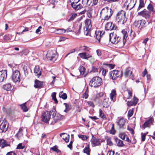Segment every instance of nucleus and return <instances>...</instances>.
<instances>
[{
  "mask_svg": "<svg viewBox=\"0 0 155 155\" xmlns=\"http://www.w3.org/2000/svg\"><path fill=\"white\" fill-rule=\"evenodd\" d=\"M122 33L123 36V41L120 40V38L117 35L116 33H111L109 34V41L113 44H118L119 48L123 47L124 45L127 37V32L126 31L122 30Z\"/></svg>",
  "mask_w": 155,
  "mask_h": 155,
  "instance_id": "1",
  "label": "nucleus"
},
{
  "mask_svg": "<svg viewBox=\"0 0 155 155\" xmlns=\"http://www.w3.org/2000/svg\"><path fill=\"white\" fill-rule=\"evenodd\" d=\"M113 12H111V9L106 7L103 8L101 11L100 13L101 17L104 20H107L111 16Z\"/></svg>",
  "mask_w": 155,
  "mask_h": 155,
  "instance_id": "2",
  "label": "nucleus"
},
{
  "mask_svg": "<svg viewBox=\"0 0 155 155\" xmlns=\"http://www.w3.org/2000/svg\"><path fill=\"white\" fill-rule=\"evenodd\" d=\"M85 26L83 28L84 35L87 36H91V31L92 27L91 20L87 19L84 21Z\"/></svg>",
  "mask_w": 155,
  "mask_h": 155,
  "instance_id": "3",
  "label": "nucleus"
},
{
  "mask_svg": "<svg viewBox=\"0 0 155 155\" xmlns=\"http://www.w3.org/2000/svg\"><path fill=\"white\" fill-rule=\"evenodd\" d=\"M126 12L123 10L120 11L117 13L116 20L118 22L124 24L126 23L127 20L125 17Z\"/></svg>",
  "mask_w": 155,
  "mask_h": 155,
  "instance_id": "4",
  "label": "nucleus"
},
{
  "mask_svg": "<svg viewBox=\"0 0 155 155\" xmlns=\"http://www.w3.org/2000/svg\"><path fill=\"white\" fill-rule=\"evenodd\" d=\"M102 83V79L99 77L96 76L93 78L90 81L89 85L92 87L95 88L99 87Z\"/></svg>",
  "mask_w": 155,
  "mask_h": 155,
  "instance_id": "5",
  "label": "nucleus"
},
{
  "mask_svg": "<svg viewBox=\"0 0 155 155\" xmlns=\"http://www.w3.org/2000/svg\"><path fill=\"white\" fill-rule=\"evenodd\" d=\"M46 56L48 60L54 61L56 60L58 55L56 51L54 50L48 51Z\"/></svg>",
  "mask_w": 155,
  "mask_h": 155,
  "instance_id": "6",
  "label": "nucleus"
},
{
  "mask_svg": "<svg viewBox=\"0 0 155 155\" xmlns=\"http://www.w3.org/2000/svg\"><path fill=\"white\" fill-rule=\"evenodd\" d=\"M20 73L18 70H15L13 72L12 75V80L15 83H19L20 81Z\"/></svg>",
  "mask_w": 155,
  "mask_h": 155,
  "instance_id": "7",
  "label": "nucleus"
},
{
  "mask_svg": "<svg viewBox=\"0 0 155 155\" xmlns=\"http://www.w3.org/2000/svg\"><path fill=\"white\" fill-rule=\"evenodd\" d=\"M122 73L121 71L114 70L110 72V76L112 80L116 79L118 78L121 77Z\"/></svg>",
  "mask_w": 155,
  "mask_h": 155,
  "instance_id": "8",
  "label": "nucleus"
},
{
  "mask_svg": "<svg viewBox=\"0 0 155 155\" xmlns=\"http://www.w3.org/2000/svg\"><path fill=\"white\" fill-rule=\"evenodd\" d=\"M150 12L144 9L143 11L138 12V15L141 16L146 19H147L149 18L150 16Z\"/></svg>",
  "mask_w": 155,
  "mask_h": 155,
  "instance_id": "9",
  "label": "nucleus"
},
{
  "mask_svg": "<svg viewBox=\"0 0 155 155\" xmlns=\"http://www.w3.org/2000/svg\"><path fill=\"white\" fill-rule=\"evenodd\" d=\"M105 32L103 31H95V34L96 35V38L98 41L99 42H100L101 40H103V36Z\"/></svg>",
  "mask_w": 155,
  "mask_h": 155,
  "instance_id": "10",
  "label": "nucleus"
},
{
  "mask_svg": "<svg viewBox=\"0 0 155 155\" xmlns=\"http://www.w3.org/2000/svg\"><path fill=\"white\" fill-rule=\"evenodd\" d=\"M50 118V113L48 111H46L42 115V120L45 123H47Z\"/></svg>",
  "mask_w": 155,
  "mask_h": 155,
  "instance_id": "11",
  "label": "nucleus"
},
{
  "mask_svg": "<svg viewBox=\"0 0 155 155\" xmlns=\"http://www.w3.org/2000/svg\"><path fill=\"white\" fill-rule=\"evenodd\" d=\"M7 124V122L5 120L0 121V129L2 132H5L7 131L8 128Z\"/></svg>",
  "mask_w": 155,
  "mask_h": 155,
  "instance_id": "12",
  "label": "nucleus"
},
{
  "mask_svg": "<svg viewBox=\"0 0 155 155\" xmlns=\"http://www.w3.org/2000/svg\"><path fill=\"white\" fill-rule=\"evenodd\" d=\"M145 21L144 20H141L135 21L134 25L135 27L141 28L145 25Z\"/></svg>",
  "mask_w": 155,
  "mask_h": 155,
  "instance_id": "13",
  "label": "nucleus"
},
{
  "mask_svg": "<svg viewBox=\"0 0 155 155\" xmlns=\"http://www.w3.org/2000/svg\"><path fill=\"white\" fill-rule=\"evenodd\" d=\"M154 120L153 118H150L149 120H147L143 124L142 126V127L143 129L146 127L150 128V125L153 122Z\"/></svg>",
  "mask_w": 155,
  "mask_h": 155,
  "instance_id": "14",
  "label": "nucleus"
},
{
  "mask_svg": "<svg viewBox=\"0 0 155 155\" xmlns=\"http://www.w3.org/2000/svg\"><path fill=\"white\" fill-rule=\"evenodd\" d=\"M129 2L130 3L127 5V8L130 10L134 7L135 3L134 2V0H126L125 1V4Z\"/></svg>",
  "mask_w": 155,
  "mask_h": 155,
  "instance_id": "15",
  "label": "nucleus"
},
{
  "mask_svg": "<svg viewBox=\"0 0 155 155\" xmlns=\"http://www.w3.org/2000/svg\"><path fill=\"white\" fill-rule=\"evenodd\" d=\"M116 27L115 25L112 22H108L107 23L105 26V28L107 30H115Z\"/></svg>",
  "mask_w": 155,
  "mask_h": 155,
  "instance_id": "16",
  "label": "nucleus"
},
{
  "mask_svg": "<svg viewBox=\"0 0 155 155\" xmlns=\"http://www.w3.org/2000/svg\"><path fill=\"white\" fill-rule=\"evenodd\" d=\"M78 55L82 59H88V58L92 57V54L87 52H82L79 53Z\"/></svg>",
  "mask_w": 155,
  "mask_h": 155,
  "instance_id": "17",
  "label": "nucleus"
},
{
  "mask_svg": "<svg viewBox=\"0 0 155 155\" xmlns=\"http://www.w3.org/2000/svg\"><path fill=\"white\" fill-rule=\"evenodd\" d=\"M7 78V71L2 70L0 71V82L5 80Z\"/></svg>",
  "mask_w": 155,
  "mask_h": 155,
  "instance_id": "18",
  "label": "nucleus"
},
{
  "mask_svg": "<svg viewBox=\"0 0 155 155\" xmlns=\"http://www.w3.org/2000/svg\"><path fill=\"white\" fill-rule=\"evenodd\" d=\"M64 117L59 114H56L53 120L51 122V124L54 125L55 123L57 122L59 120H60L63 119Z\"/></svg>",
  "mask_w": 155,
  "mask_h": 155,
  "instance_id": "19",
  "label": "nucleus"
},
{
  "mask_svg": "<svg viewBox=\"0 0 155 155\" xmlns=\"http://www.w3.org/2000/svg\"><path fill=\"white\" fill-rule=\"evenodd\" d=\"M138 101V99L135 96L130 101H128L127 102V104L128 106H135L137 103Z\"/></svg>",
  "mask_w": 155,
  "mask_h": 155,
  "instance_id": "20",
  "label": "nucleus"
},
{
  "mask_svg": "<svg viewBox=\"0 0 155 155\" xmlns=\"http://www.w3.org/2000/svg\"><path fill=\"white\" fill-rule=\"evenodd\" d=\"M91 142L94 146H98L101 144L100 139L93 136L92 137L91 140Z\"/></svg>",
  "mask_w": 155,
  "mask_h": 155,
  "instance_id": "21",
  "label": "nucleus"
},
{
  "mask_svg": "<svg viewBox=\"0 0 155 155\" xmlns=\"http://www.w3.org/2000/svg\"><path fill=\"white\" fill-rule=\"evenodd\" d=\"M71 5L72 7L75 10H78L83 8L82 5L80 4H77L78 3L74 2H71Z\"/></svg>",
  "mask_w": 155,
  "mask_h": 155,
  "instance_id": "22",
  "label": "nucleus"
},
{
  "mask_svg": "<svg viewBox=\"0 0 155 155\" xmlns=\"http://www.w3.org/2000/svg\"><path fill=\"white\" fill-rule=\"evenodd\" d=\"M43 86V82L36 80L35 81L34 87L36 88H41Z\"/></svg>",
  "mask_w": 155,
  "mask_h": 155,
  "instance_id": "23",
  "label": "nucleus"
},
{
  "mask_svg": "<svg viewBox=\"0 0 155 155\" xmlns=\"http://www.w3.org/2000/svg\"><path fill=\"white\" fill-rule=\"evenodd\" d=\"M60 136L66 142H68L69 141V135H67V134L63 133L61 134Z\"/></svg>",
  "mask_w": 155,
  "mask_h": 155,
  "instance_id": "24",
  "label": "nucleus"
},
{
  "mask_svg": "<svg viewBox=\"0 0 155 155\" xmlns=\"http://www.w3.org/2000/svg\"><path fill=\"white\" fill-rule=\"evenodd\" d=\"M79 70L81 74L85 77L87 74V72L86 69L83 66H80L79 68Z\"/></svg>",
  "mask_w": 155,
  "mask_h": 155,
  "instance_id": "25",
  "label": "nucleus"
},
{
  "mask_svg": "<svg viewBox=\"0 0 155 155\" xmlns=\"http://www.w3.org/2000/svg\"><path fill=\"white\" fill-rule=\"evenodd\" d=\"M110 103L108 98H105L103 102V106L104 107L107 108L110 106Z\"/></svg>",
  "mask_w": 155,
  "mask_h": 155,
  "instance_id": "26",
  "label": "nucleus"
},
{
  "mask_svg": "<svg viewBox=\"0 0 155 155\" xmlns=\"http://www.w3.org/2000/svg\"><path fill=\"white\" fill-rule=\"evenodd\" d=\"M132 73L131 68H129L126 69L124 72V75L127 77H130Z\"/></svg>",
  "mask_w": 155,
  "mask_h": 155,
  "instance_id": "27",
  "label": "nucleus"
},
{
  "mask_svg": "<svg viewBox=\"0 0 155 155\" xmlns=\"http://www.w3.org/2000/svg\"><path fill=\"white\" fill-rule=\"evenodd\" d=\"M34 72L35 75L38 77L41 75V71L38 66H36L34 69Z\"/></svg>",
  "mask_w": 155,
  "mask_h": 155,
  "instance_id": "28",
  "label": "nucleus"
},
{
  "mask_svg": "<svg viewBox=\"0 0 155 155\" xmlns=\"http://www.w3.org/2000/svg\"><path fill=\"white\" fill-rule=\"evenodd\" d=\"M115 141L117 146L119 147H122L124 145L122 140L116 138L115 139Z\"/></svg>",
  "mask_w": 155,
  "mask_h": 155,
  "instance_id": "29",
  "label": "nucleus"
},
{
  "mask_svg": "<svg viewBox=\"0 0 155 155\" xmlns=\"http://www.w3.org/2000/svg\"><path fill=\"white\" fill-rule=\"evenodd\" d=\"M9 145L8 144L7 142L3 139L0 140V147L2 148L9 146Z\"/></svg>",
  "mask_w": 155,
  "mask_h": 155,
  "instance_id": "30",
  "label": "nucleus"
},
{
  "mask_svg": "<svg viewBox=\"0 0 155 155\" xmlns=\"http://www.w3.org/2000/svg\"><path fill=\"white\" fill-rule=\"evenodd\" d=\"M125 123V120L123 118H121L117 122V124L120 128H122L123 127Z\"/></svg>",
  "mask_w": 155,
  "mask_h": 155,
  "instance_id": "31",
  "label": "nucleus"
},
{
  "mask_svg": "<svg viewBox=\"0 0 155 155\" xmlns=\"http://www.w3.org/2000/svg\"><path fill=\"white\" fill-rule=\"evenodd\" d=\"M116 91L115 90H113L110 94V98L111 100L114 101V99L116 97Z\"/></svg>",
  "mask_w": 155,
  "mask_h": 155,
  "instance_id": "32",
  "label": "nucleus"
},
{
  "mask_svg": "<svg viewBox=\"0 0 155 155\" xmlns=\"http://www.w3.org/2000/svg\"><path fill=\"white\" fill-rule=\"evenodd\" d=\"M3 88L6 91H10L12 88V86L10 83L7 84L3 86Z\"/></svg>",
  "mask_w": 155,
  "mask_h": 155,
  "instance_id": "33",
  "label": "nucleus"
},
{
  "mask_svg": "<svg viewBox=\"0 0 155 155\" xmlns=\"http://www.w3.org/2000/svg\"><path fill=\"white\" fill-rule=\"evenodd\" d=\"M22 131V128H20L18 133L16 134V136L18 139H19L23 135Z\"/></svg>",
  "mask_w": 155,
  "mask_h": 155,
  "instance_id": "34",
  "label": "nucleus"
},
{
  "mask_svg": "<svg viewBox=\"0 0 155 155\" xmlns=\"http://www.w3.org/2000/svg\"><path fill=\"white\" fill-rule=\"evenodd\" d=\"M55 32L57 34H62L65 33V30L63 29H57Z\"/></svg>",
  "mask_w": 155,
  "mask_h": 155,
  "instance_id": "35",
  "label": "nucleus"
},
{
  "mask_svg": "<svg viewBox=\"0 0 155 155\" xmlns=\"http://www.w3.org/2000/svg\"><path fill=\"white\" fill-rule=\"evenodd\" d=\"M106 139L107 141V145L109 146H112L113 145V143L111 141V138L110 137H107L106 138Z\"/></svg>",
  "mask_w": 155,
  "mask_h": 155,
  "instance_id": "36",
  "label": "nucleus"
},
{
  "mask_svg": "<svg viewBox=\"0 0 155 155\" xmlns=\"http://www.w3.org/2000/svg\"><path fill=\"white\" fill-rule=\"evenodd\" d=\"M147 9L149 11L151 12H155V9H154L153 5L151 4H150L147 7Z\"/></svg>",
  "mask_w": 155,
  "mask_h": 155,
  "instance_id": "37",
  "label": "nucleus"
},
{
  "mask_svg": "<svg viewBox=\"0 0 155 155\" xmlns=\"http://www.w3.org/2000/svg\"><path fill=\"white\" fill-rule=\"evenodd\" d=\"M83 151L84 153H86L87 155H90V149L89 145H87L86 147L84 148L83 150Z\"/></svg>",
  "mask_w": 155,
  "mask_h": 155,
  "instance_id": "38",
  "label": "nucleus"
},
{
  "mask_svg": "<svg viewBox=\"0 0 155 155\" xmlns=\"http://www.w3.org/2000/svg\"><path fill=\"white\" fill-rule=\"evenodd\" d=\"M59 96L60 98H61L64 100L66 99L67 97L66 94L63 93V91H61L59 93Z\"/></svg>",
  "mask_w": 155,
  "mask_h": 155,
  "instance_id": "39",
  "label": "nucleus"
},
{
  "mask_svg": "<svg viewBox=\"0 0 155 155\" xmlns=\"http://www.w3.org/2000/svg\"><path fill=\"white\" fill-rule=\"evenodd\" d=\"M99 115L101 118L104 120H106L107 119L106 116L104 115V113L103 112V111L101 109L99 110Z\"/></svg>",
  "mask_w": 155,
  "mask_h": 155,
  "instance_id": "40",
  "label": "nucleus"
},
{
  "mask_svg": "<svg viewBox=\"0 0 155 155\" xmlns=\"http://www.w3.org/2000/svg\"><path fill=\"white\" fill-rule=\"evenodd\" d=\"M144 7L143 1V0H140V3L137 10L139 11L140 9Z\"/></svg>",
  "mask_w": 155,
  "mask_h": 155,
  "instance_id": "41",
  "label": "nucleus"
},
{
  "mask_svg": "<svg viewBox=\"0 0 155 155\" xmlns=\"http://www.w3.org/2000/svg\"><path fill=\"white\" fill-rule=\"evenodd\" d=\"M25 104L26 103H25L20 105L21 109L24 112H26L28 111V108Z\"/></svg>",
  "mask_w": 155,
  "mask_h": 155,
  "instance_id": "42",
  "label": "nucleus"
},
{
  "mask_svg": "<svg viewBox=\"0 0 155 155\" xmlns=\"http://www.w3.org/2000/svg\"><path fill=\"white\" fill-rule=\"evenodd\" d=\"M49 113H50V116H52V118H54L56 114V110L55 109H54L50 111L49 112Z\"/></svg>",
  "mask_w": 155,
  "mask_h": 155,
  "instance_id": "43",
  "label": "nucleus"
},
{
  "mask_svg": "<svg viewBox=\"0 0 155 155\" xmlns=\"http://www.w3.org/2000/svg\"><path fill=\"white\" fill-rule=\"evenodd\" d=\"M56 93L55 92H53L51 94V97L52 99L55 101L56 104H57L58 101L56 98Z\"/></svg>",
  "mask_w": 155,
  "mask_h": 155,
  "instance_id": "44",
  "label": "nucleus"
},
{
  "mask_svg": "<svg viewBox=\"0 0 155 155\" xmlns=\"http://www.w3.org/2000/svg\"><path fill=\"white\" fill-rule=\"evenodd\" d=\"M25 147V145L22 143H19L17 146V149H23Z\"/></svg>",
  "mask_w": 155,
  "mask_h": 155,
  "instance_id": "45",
  "label": "nucleus"
},
{
  "mask_svg": "<svg viewBox=\"0 0 155 155\" xmlns=\"http://www.w3.org/2000/svg\"><path fill=\"white\" fill-rule=\"evenodd\" d=\"M78 137L80 138L81 139L83 140H86L88 137V136L85 135L81 134L78 135Z\"/></svg>",
  "mask_w": 155,
  "mask_h": 155,
  "instance_id": "46",
  "label": "nucleus"
},
{
  "mask_svg": "<svg viewBox=\"0 0 155 155\" xmlns=\"http://www.w3.org/2000/svg\"><path fill=\"white\" fill-rule=\"evenodd\" d=\"M119 137L123 140H124L125 137H127V135L125 133H121L119 134Z\"/></svg>",
  "mask_w": 155,
  "mask_h": 155,
  "instance_id": "47",
  "label": "nucleus"
},
{
  "mask_svg": "<svg viewBox=\"0 0 155 155\" xmlns=\"http://www.w3.org/2000/svg\"><path fill=\"white\" fill-rule=\"evenodd\" d=\"M88 89H87L85 91V92L83 94V97L85 99H87L88 98Z\"/></svg>",
  "mask_w": 155,
  "mask_h": 155,
  "instance_id": "48",
  "label": "nucleus"
},
{
  "mask_svg": "<svg viewBox=\"0 0 155 155\" xmlns=\"http://www.w3.org/2000/svg\"><path fill=\"white\" fill-rule=\"evenodd\" d=\"M101 71H102V75L104 76H105L107 72L106 70L104 68H101L99 70V72H100Z\"/></svg>",
  "mask_w": 155,
  "mask_h": 155,
  "instance_id": "49",
  "label": "nucleus"
},
{
  "mask_svg": "<svg viewBox=\"0 0 155 155\" xmlns=\"http://www.w3.org/2000/svg\"><path fill=\"white\" fill-rule=\"evenodd\" d=\"M115 130H114V124L112 125V127L111 128V130L109 131V132L110 134H114L115 133Z\"/></svg>",
  "mask_w": 155,
  "mask_h": 155,
  "instance_id": "50",
  "label": "nucleus"
},
{
  "mask_svg": "<svg viewBox=\"0 0 155 155\" xmlns=\"http://www.w3.org/2000/svg\"><path fill=\"white\" fill-rule=\"evenodd\" d=\"M134 111L133 109L130 110L128 112V117H130L133 115Z\"/></svg>",
  "mask_w": 155,
  "mask_h": 155,
  "instance_id": "51",
  "label": "nucleus"
},
{
  "mask_svg": "<svg viewBox=\"0 0 155 155\" xmlns=\"http://www.w3.org/2000/svg\"><path fill=\"white\" fill-rule=\"evenodd\" d=\"M81 50L82 51H88L89 50V48L87 46H84L81 47Z\"/></svg>",
  "mask_w": 155,
  "mask_h": 155,
  "instance_id": "52",
  "label": "nucleus"
},
{
  "mask_svg": "<svg viewBox=\"0 0 155 155\" xmlns=\"http://www.w3.org/2000/svg\"><path fill=\"white\" fill-rule=\"evenodd\" d=\"M128 94V96L127 97L128 99H130L132 96V91L130 90H128L127 91Z\"/></svg>",
  "mask_w": 155,
  "mask_h": 155,
  "instance_id": "53",
  "label": "nucleus"
},
{
  "mask_svg": "<svg viewBox=\"0 0 155 155\" xmlns=\"http://www.w3.org/2000/svg\"><path fill=\"white\" fill-rule=\"evenodd\" d=\"M105 65H106L110 69L113 68L115 66L114 64H105Z\"/></svg>",
  "mask_w": 155,
  "mask_h": 155,
  "instance_id": "54",
  "label": "nucleus"
},
{
  "mask_svg": "<svg viewBox=\"0 0 155 155\" xmlns=\"http://www.w3.org/2000/svg\"><path fill=\"white\" fill-rule=\"evenodd\" d=\"M77 15L76 14H73L69 20L71 21L73 20L75 18H76Z\"/></svg>",
  "mask_w": 155,
  "mask_h": 155,
  "instance_id": "55",
  "label": "nucleus"
},
{
  "mask_svg": "<svg viewBox=\"0 0 155 155\" xmlns=\"http://www.w3.org/2000/svg\"><path fill=\"white\" fill-rule=\"evenodd\" d=\"M64 104L65 105L66 107L65 109L64 110V111L65 112H67L69 109V106L66 103H64Z\"/></svg>",
  "mask_w": 155,
  "mask_h": 155,
  "instance_id": "56",
  "label": "nucleus"
},
{
  "mask_svg": "<svg viewBox=\"0 0 155 155\" xmlns=\"http://www.w3.org/2000/svg\"><path fill=\"white\" fill-rule=\"evenodd\" d=\"M141 140L143 141H144L145 140V138L146 136V134L145 133L143 134L142 133H141Z\"/></svg>",
  "mask_w": 155,
  "mask_h": 155,
  "instance_id": "57",
  "label": "nucleus"
},
{
  "mask_svg": "<svg viewBox=\"0 0 155 155\" xmlns=\"http://www.w3.org/2000/svg\"><path fill=\"white\" fill-rule=\"evenodd\" d=\"M91 71L93 72H96L98 71V69L97 68L94 67H92Z\"/></svg>",
  "mask_w": 155,
  "mask_h": 155,
  "instance_id": "58",
  "label": "nucleus"
},
{
  "mask_svg": "<svg viewBox=\"0 0 155 155\" xmlns=\"http://www.w3.org/2000/svg\"><path fill=\"white\" fill-rule=\"evenodd\" d=\"M87 0H83L82 1V3L84 6H86V5H87Z\"/></svg>",
  "mask_w": 155,
  "mask_h": 155,
  "instance_id": "59",
  "label": "nucleus"
},
{
  "mask_svg": "<svg viewBox=\"0 0 155 155\" xmlns=\"http://www.w3.org/2000/svg\"><path fill=\"white\" fill-rule=\"evenodd\" d=\"M130 36L132 38V39H133L135 37V35L134 32H133L132 30H131Z\"/></svg>",
  "mask_w": 155,
  "mask_h": 155,
  "instance_id": "60",
  "label": "nucleus"
},
{
  "mask_svg": "<svg viewBox=\"0 0 155 155\" xmlns=\"http://www.w3.org/2000/svg\"><path fill=\"white\" fill-rule=\"evenodd\" d=\"M75 49H73L72 50H71L70 51V52H69V53L68 54L65 56V58L67 57V56L70 54L73 53V52H74L75 51Z\"/></svg>",
  "mask_w": 155,
  "mask_h": 155,
  "instance_id": "61",
  "label": "nucleus"
},
{
  "mask_svg": "<svg viewBox=\"0 0 155 155\" xmlns=\"http://www.w3.org/2000/svg\"><path fill=\"white\" fill-rule=\"evenodd\" d=\"M114 151H109L107 152V155H114Z\"/></svg>",
  "mask_w": 155,
  "mask_h": 155,
  "instance_id": "62",
  "label": "nucleus"
},
{
  "mask_svg": "<svg viewBox=\"0 0 155 155\" xmlns=\"http://www.w3.org/2000/svg\"><path fill=\"white\" fill-rule=\"evenodd\" d=\"M96 52H97V54L98 56H100L101 55V51L100 50H97L96 51Z\"/></svg>",
  "mask_w": 155,
  "mask_h": 155,
  "instance_id": "63",
  "label": "nucleus"
},
{
  "mask_svg": "<svg viewBox=\"0 0 155 155\" xmlns=\"http://www.w3.org/2000/svg\"><path fill=\"white\" fill-rule=\"evenodd\" d=\"M6 155H16V154L13 152H10L7 153Z\"/></svg>",
  "mask_w": 155,
  "mask_h": 155,
  "instance_id": "64",
  "label": "nucleus"
}]
</instances>
